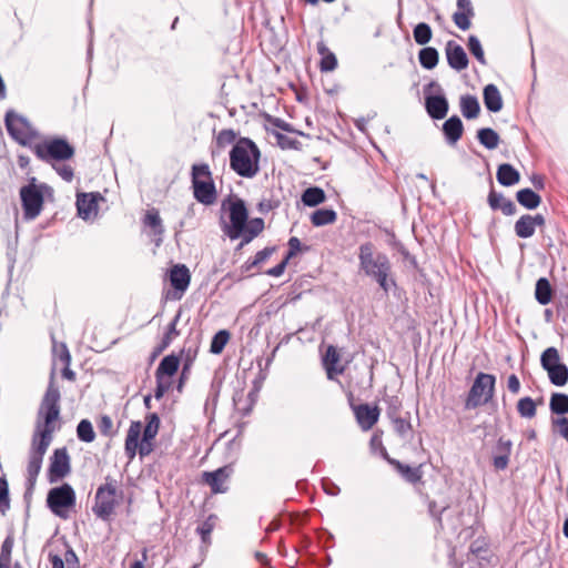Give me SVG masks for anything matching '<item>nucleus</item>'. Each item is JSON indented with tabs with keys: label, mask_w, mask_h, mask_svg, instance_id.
<instances>
[{
	"label": "nucleus",
	"mask_w": 568,
	"mask_h": 568,
	"mask_svg": "<svg viewBox=\"0 0 568 568\" xmlns=\"http://www.w3.org/2000/svg\"><path fill=\"white\" fill-rule=\"evenodd\" d=\"M387 462L395 467V469L403 476V478L410 483L416 484L420 481L423 471L420 469V466L418 467H410L409 465H405L400 463L397 459H393L387 457Z\"/></svg>",
	"instance_id": "26"
},
{
	"label": "nucleus",
	"mask_w": 568,
	"mask_h": 568,
	"mask_svg": "<svg viewBox=\"0 0 568 568\" xmlns=\"http://www.w3.org/2000/svg\"><path fill=\"white\" fill-rule=\"evenodd\" d=\"M413 36L417 44L425 45L432 40L433 31L428 23L419 22L414 27Z\"/></svg>",
	"instance_id": "41"
},
{
	"label": "nucleus",
	"mask_w": 568,
	"mask_h": 568,
	"mask_svg": "<svg viewBox=\"0 0 568 568\" xmlns=\"http://www.w3.org/2000/svg\"><path fill=\"white\" fill-rule=\"evenodd\" d=\"M98 427H99V430L101 432V434H103L105 436H111L112 428H113L112 418L108 415L101 416Z\"/></svg>",
	"instance_id": "62"
},
{
	"label": "nucleus",
	"mask_w": 568,
	"mask_h": 568,
	"mask_svg": "<svg viewBox=\"0 0 568 568\" xmlns=\"http://www.w3.org/2000/svg\"><path fill=\"white\" fill-rule=\"evenodd\" d=\"M287 245H288V251H287L285 258H286V261H290L298 252L302 251V243L297 237L293 236L288 240Z\"/></svg>",
	"instance_id": "61"
},
{
	"label": "nucleus",
	"mask_w": 568,
	"mask_h": 568,
	"mask_svg": "<svg viewBox=\"0 0 568 568\" xmlns=\"http://www.w3.org/2000/svg\"><path fill=\"white\" fill-rule=\"evenodd\" d=\"M552 287L546 277H540L536 282L535 298L540 305H547L552 298Z\"/></svg>",
	"instance_id": "31"
},
{
	"label": "nucleus",
	"mask_w": 568,
	"mask_h": 568,
	"mask_svg": "<svg viewBox=\"0 0 568 568\" xmlns=\"http://www.w3.org/2000/svg\"><path fill=\"white\" fill-rule=\"evenodd\" d=\"M57 173L67 182H71L74 176L73 169L70 165H53Z\"/></svg>",
	"instance_id": "63"
},
{
	"label": "nucleus",
	"mask_w": 568,
	"mask_h": 568,
	"mask_svg": "<svg viewBox=\"0 0 568 568\" xmlns=\"http://www.w3.org/2000/svg\"><path fill=\"white\" fill-rule=\"evenodd\" d=\"M560 362V355L556 347L551 346L546 348L540 356V365L547 372L552 366L558 365Z\"/></svg>",
	"instance_id": "43"
},
{
	"label": "nucleus",
	"mask_w": 568,
	"mask_h": 568,
	"mask_svg": "<svg viewBox=\"0 0 568 568\" xmlns=\"http://www.w3.org/2000/svg\"><path fill=\"white\" fill-rule=\"evenodd\" d=\"M511 448H513L511 440L499 438L497 442L496 448H495L496 449L495 455H500V456L506 455L507 457H510Z\"/></svg>",
	"instance_id": "59"
},
{
	"label": "nucleus",
	"mask_w": 568,
	"mask_h": 568,
	"mask_svg": "<svg viewBox=\"0 0 568 568\" xmlns=\"http://www.w3.org/2000/svg\"><path fill=\"white\" fill-rule=\"evenodd\" d=\"M390 420L393 422L394 429H395L396 434L398 436H400L402 438H407L412 432L410 422L406 418H402L400 416L396 417L395 419H390Z\"/></svg>",
	"instance_id": "52"
},
{
	"label": "nucleus",
	"mask_w": 568,
	"mask_h": 568,
	"mask_svg": "<svg viewBox=\"0 0 568 568\" xmlns=\"http://www.w3.org/2000/svg\"><path fill=\"white\" fill-rule=\"evenodd\" d=\"M144 224L153 230V234L158 236L155 240V244L160 245L162 242V235L164 233V227L162 225V220L160 217V214L156 210H150L148 211Z\"/></svg>",
	"instance_id": "33"
},
{
	"label": "nucleus",
	"mask_w": 568,
	"mask_h": 568,
	"mask_svg": "<svg viewBox=\"0 0 568 568\" xmlns=\"http://www.w3.org/2000/svg\"><path fill=\"white\" fill-rule=\"evenodd\" d=\"M420 65L426 70L434 69L439 61V53L436 48L425 47L418 52Z\"/></svg>",
	"instance_id": "34"
},
{
	"label": "nucleus",
	"mask_w": 568,
	"mask_h": 568,
	"mask_svg": "<svg viewBox=\"0 0 568 568\" xmlns=\"http://www.w3.org/2000/svg\"><path fill=\"white\" fill-rule=\"evenodd\" d=\"M445 54L447 63L453 70L460 72L467 69L469 63L467 53L457 42L453 40L447 41L445 47Z\"/></svg>",
	"instance_id": "14"
},
{
	"label": "nucleus",
	"mask_w": 568,
	"mask_h": 568,
	"mask_svg": "<svg viewBox=\"0 0 568 568\" xmlns=\"http://www.w3.org/2000/svg\"><path fill=\"white\" fill-rule=\"evenodd\" d=\"M217 517L215 515H210L197 528L196 532L201 536L203 544L211 542V534L215 527V523Z\"/></svg>",
	"instance_id": "45"
},
{
	"label": "nucleus",
	"mask_w": 568,
	"mask_h": 568,
	"mask_svg": "<svg viewBox=\"0 0 568 568\" xmlns=\"http://www.w3.org/2000/svg\"><path fill=\"white\" fill-rule=\"evenodd\" d=\"M264 230V220L261 217H255L252 220H247L245 224V232L250 235L256 237Z\"/></svg>",
	"instance_id": "53"
},
{
	"label": "nucleus",
	"mask_w": 568,
	"mask_h": 568,
	"mask_svg": "<svg viewBox=\"0 0 568 568\" xmlns=\"http://www.w3.org/2000/svg\"><path fill=\"white\" fill-rule=\"evenodd\" d=\"M508 464H509V457H507L506 455H504V456L494 455L493 465H494L496 470H504V469H506Z\"/></svg>",
	"instance_id": "64"
},
{
	"label": "nucleus",
	"mask_w": 568,
	"mask_h": 568,
	"mask_svg": "<svg viewBox=\"0 0 568 568\" xmlns=\"http://www.w3.org/2000/svg\"><path fill=\"white\" fill-rule=\"evenodd\" d=\"M496 178L499 184L513 186L520 181V173L509 163H503L498 166Z\"/></svg>",
	"instance_id": "27"
},
{
	"label": "nucleus",
	"mask_w": 568,
	"mask_h": 568,
	"mask_svg": "<svg viewBox=\"0 0 568 568\" xmlns=\"http://www.w3.org/2000/svg\"><path fill=\"white\" fill-rule=\"evenodd\" d=\"M159 428H160V418H159L158 414L152 413V414L148 415L146 416V425L144 428L142 427V429H143L142 438H145V440L153 442L158 435Z\"/></svg>",
	"instance_id": "42"
},
{
	"label": "nucleus",
	"mask_w": 568,
	"mask_h": 568,
	"mask_svg": "<svg viewBox=\"0 0 568 568\" xmlns=\"http://www.w3.org/2000/svg\"><path fill=\"white\" fill-rule=\"evenodd\" d=\"M77 436L83 443H92L95 438V433L92 423L89 419H82L77 426Z\"/></svg>",
	"instance_id": "44"
},
{
	"label": "nucleus",
	"mask_w": 568,
	"mask_h": 568,
	"mask_svg": "<svg viewBox=\"0 0 568 568\" xmlns=\"http://www.w3.org/2000/svg\"><path fill=\"white\" fill-rule=\"evenodd\" d=\"M518 414L524 418H532L536 416V404L530 397H523L517 403Z\"/></svg>",
	"instance_id": "47"
},
{
	"label": "nucleus",
	"mask_w": 568,
	"mask_h": 568,
	"mask_svg": "<svg viewBox=\"0 0 568 568\" xmlns=\"http://www.w3.org/2000/svg\"><path fill=\"white\" fill-rule=\"evenodd\" d=\"M54 430L55 428H37V432L33 435L30 453L43 458L48 447L50 446Z\"/></svg>",
	"instance_id": "21"
},
{
	"label": "nucleus",
	"mask_w": 568,
	"mask_h": 568,
	"mask_svg": "<svg viewBox=\"0 0 568 568\" xmlns=\"http://www.w3.org/2000/svg\"><path fill=\"white\" fill-rule=\"evenodd\" d=\"M443 133L447 144L454 146L464 133V124L458 115H452L443 123Z\"/></svg>",
	"instance_id": "20"
},
{
	"label": "nucleus",
	"mask_w": 568,
	"mask_h": 568,
	"mask_svg": "<svg viewBox=\"0 0 568 568\" xmlns=\"http://www.w3.org/2000/svg\"><path fill=\"white\" fill-rule=\"evenodd\" d=\"M549 407L552 414H568V395L564 393H554L550 397Z\"/></svg>",
	"instance_id": "40"
},
{
	"label": "nucleus",
	"mask_w": 568,
	"mask_h": 568,
	"mask_svg": "<svg viewBox=\"0 0 568 568\" xmlns=\"http://www.w3.org/2000/svg\"><path fill=\"white\" fill-rule=\"evenodd\" d=\"M179 366L180 358L176 355L170 354L164 356L155 371V378L172 381V377L176 374Z\"/></svg>",
	"instance_id": "23"
},
{
	"label": "nucleus",
	"mask_w": 568,
	"mask_h": 568,
	"mask_svg": "<svg viewBox=\"0 0 568 568\" xmlns=\"http://www.w3.org/2000/svg\"><path fill=\"white\" fill-rule=\"evenodd\" d=\"M274 252H275L274 246H268V247L263 248L262 251H258L255 254L254 260H252V265H260V264L264 263L266 260H268L271 257V255Z\"/></svg>",
	"instance_id": "60"
},
{
	"label": "nucleus",
	"mask_w": 568,
	"mask_h": 568,
	"mask_svg": "<svg viewBox=\"0 0 568 568\" xmlns=\"http://www.w3.org/2000/svg\"><path fill=\"white\" fill-rule=\"evenodd\" d=\"M229 213L230 224L225 223L222 230L231 240H236L241 234H243V230L245 229V224L248 219V212L244 201L236 199L235 201L231 202L229 206Z\"/></svg>",
	"instance_id": "11"
},
{
	"label": "nucleus",
	"mask_w": 568,
	"mask_h": 568,
	"mask_svg": "<svg viewBox=\"0 0 568 568\" xmlns=\"http://www.w3.org/2000/svg\"><path fill=\"white\" fill-rule=\"evenodd\" d=\"M339 354L335 346L329 345L323 356V365L326 369L327 378L333 379L335 375L344 373V366H338Z\"/></svg>",
	"instance_id": "24"
},
{
	"label": "nucleus",
	"mask_w": 568,
	"mask_h": 568,
	"mask_svg": "<svg viewBox=\"0 0 568 568\" xmlns=\"http://www.w3.org/2000/svg\"><path fill=\"white\" fill-rule=\"evenodd\" d=\"M103 197L99 193H81L77 195L78 215L89 220L98 213V201Z\"/></svg>",
	"instance_id": "16"
},
{
	"label": "nucleus",
	"mask_w": 568,
	"mask_h": 568,
	"mask_svg": "<svg viewBox=\"0 0 568 568\" xmlns=\"http://www.w3.org/2000/svg\"><path fill=\"white\" fill-rule=\"evenodd\" d=\"M71 470L70 456L65 448H58L53 452L49 466V480L54 483L65 477Z\"/></svg>",
	"instance_id": "13"
},
{
	"label": "nucleus",
	"mask_w": 568,
	"mask_h": 568,
	"mask_svg": "<svg viewBox=\"0 0 568 568\" xmlns=\"http://www.w3.org/2000/svg\"><path fill=\"white\" fill-rule=\"evenodd\" d=\"M191 178L196 201L204 205L213 204L216 200V189L210 166L206 163L193 164Z\"/></svg>",
	"instance_id": "4"
},
{
	"label": "nucleus",
	"mask_w": 568,
	"mask_h": 568,
	"mask_svg": "<svg viewBox=\"0 0 568 568\" xmlns=\"http://www.w3.org/2000/svg\"><path fill=\"white\" fill-rule=\"evenodd\" d=\"M487 203L493 211L499 210L506 216H513L517 213L516 204L504 196L503 193L496 192L494 187L488 193Z\"/></svg>",
	"instance_id": "18"
},
{
	"label": "nucleus",
	"mask_w": 568,
	"mask_h": 568,
	"mask_svg": "<svg viewBox=\"0 0 568 568\" xmlns=\"http://www.w3.org/2000/svg\"><path fill=\"white\" fill-rule=\"evenodd\" d=\"M47 504L51 511L57 516L63 515V509L75 505V493L69 484H62L49 490Z\"/></svg>",
	"instance_id": "12"
},
{
	"label": "nucleus",
	"mask_w": 568,
	"mask_h": 568,
	"mask_svg": "<svg viewBox=\"0 0 568 568\" xmlns=\"http://www.w3.org/2000/svg\"><path fill=\"white\" fill-rule=\"evenodd\" d=\"M385 402L387 404V416L389 419H395L398 416L399 409L402 407V403L397 396H389L385 398Z\"/></svg>",
	"instance_id": "56"
},
{
	"label": "nucleus",
	"mask_w": 568,
	"mask_h": 568,
	"mask_svg": "<svg viewBox=\"0 0 568 568\" xmlns=\"http://www.w3.org/2000/svg\"><path fill=\"white\" fill-rule=\"evenodd\" d=\"M230 338V333L225 329L219 331L212 338L211 345H210V352L212 354H220L222 353L223 348L225 347L227 341Z\"/></svg>",
	"instance_id": "50"
},
{
	"label": "nucleus",
	"mask_w": 568,
	"mask_h": 568,
	"mask_svg": "<svg viewBox=\"0 0 568 568\" xmlns=\"http://www.w3.org/2000/svg\"><path fill=\"white\" fill-rule=\"evenodd\" d=\"M236 142V133L232 129H224L220 131V133L216 136V145L220 149H224L225 146L230 144H235Z\"/></svg>",
	"instance_id": "51"
},
{
	"label": "nucleus",
	"mask_w": 568,
	"mask_h": 568,
	"mask_svg": "<svg viewBox=\"0 0 568 568\" xmlns=\"http://www.w3.org/2000/svg\"><path fill=\"white\" fill-rule=\"evenodd\" d=\"M325 201V192L318 186L307 187L302 194V202L306 206H316Z\"/></svg>",
	"instance_id": "38"
},
{
	"label": "nucleus",
	"mask_w": 568,
	"mask_h": 568,
	"mask_svg": "<svg viewBox=\"0 0 568 568\" xmlns=\"http://www.w3.org/2000/svg\"><path fill=\"white\" fill-rule=\"evenodd\" d=\"M514 232L519 239H529L534 236L536 230L531 222L530 214H524L515 222Z\"/></svg>",
	"instance_id": "32"
},
{
	"label": "nucleus",
	"mask_w": 568,
	"mask_h": 568,
	"mask_svg": "<svg viewBox=\"0 0 568 568\" xmlns=\"http://www.w3.org/2000/svg\"><path fill=\"white\" fill-rule=\"evenodd\" d=\"M42 459H43L42 457H39V456L30 453L29 463H28V467H27L28 481H29L30 487H32L37 480V477H38L41 466H42Z\"/></svg>",
	"instance_id": "46"
},
{
	"label": "nucleus",
	"mask_w": 568,
	"mask_h": 568,
	"mask_svg": "<svg viewBox=\"0 0 568 568\" xmlns=\"http://www.w3.org/2000/svg\"><path fill=\"white\" fill-rule=\"evenodd\" d=\"M467 47H468V50L470 51V53L477 59V61L480 64H483V65L487 64L484 49L481 47L479 39L476 36L471 34L468 37Z\"/></svg>",
	"instance_id": "48"
},
{
	"label": "nucleus",
	"mask_w": 568,
	"mask_h": 568,
	"mask_svg": "<svg viewBox=\"0 0 568 568\" xmlns=\"http://www.w3.org/2000/svg\"><path fill=\"white\" fill-rule=\"evenodd\" d=\"M191 274L184 264H176L170 271V282L175 291L185 292L190 285Z\"/></svg>",
	"instance_id": "22"
},
{
	"label": "nucleus",
	"mask_w": 568,
	"mask_h": 568,
	"mask_svg": "<svg viewBox=\"0 0 568 568\" xmlns=\"http://www.w3.org/2000/svg\"><path fill=\"white\" fill-rule=\"evenodd\" d=\"M32 151L39 160L45 163L70 160L75 152L74 148L63 138H53L38 143Z\"/></svg>",
	"instance_id": "6"
},
{
	"label": "nucleus",
	"mask_w": 568,
	"mask_h": 568,
	"mask_svg": "<svg viewBox=\"0 0 568 568\" xmlns=\"http://www.w3.org/2000/svg\"><path fill=\"white\" fill-rule=\"evenodd\" d=\"M14 546V537L13 534H9L2 545L0 550V568H11V554Z\"/></svg>",
	"instance_id": "39"
},
{
	"label": "nucleus",
	"mask_w": 568,
	"mask_h": 568,
	"mask_svg": "<svg viewBox=\"0 0 568 568\" xmlns=\"http://www.w3.org/2000/svg\"><path fill=\"white\" fill-rule=\"evenodd\" d=\"M355 416L361 428L368 430L377 423L379 409L377 406L371 407L367 404H361L355 408Z\"/></svg>",
	"instance_id": "19"
},
{
	"label": "nucleus",
	"mask_w": 568,
	"mask_h": 568,
	"mask_svg": "<svg viewBox=\"0 0 568 568\" xmlns=\"http://www.w3.org/2000/svg\"><path fill=\"white\" fill-rule=\"evenodd\" d=\"M459 105L462 114L469 120L476 119L480 112V105L475 95H462Z\"/></svg>",
	"instance_id": "30"
},
{
	"label": "nucleus",
	"mask_w": 568,
	"mask_h": 568,
	"mask_svg": "<svg viewBox=\"0 0 568 568\" xmlns=\"http://www.w3.org/2000/svg\"><path fill=\"white\" fill-rule=\"evenodd\" d=\"M182 311L179 310L171 323L168 325L166 331L162 337V342L168 346L180 335L179 329L176 328L178 323L181 318Z\"/></svg>",
	"instance_id": "49"
},
{
	"label": "nucleus",
	"mask_w": 568,
	"mask_h": 568,
	"mask_svg": "<svg viewBox=\"0 0 568 568\" xmlns=\"http://www.w3.org/2000/svg\"><path fill=\"white\" fill-rule=\"evenodd\" d=\"M53 353H54V356L57 357V359L65 365V366H70V363H71V355H70V352L67 347L65 344H61V345H57L54 344L53 345Z\"/></svg>",
	"instance_id": "54"
},
{
	"label": "nucleus",
	"mask_w": 568,
	"mask_h": 568,
	"mask_svg": "<svg viewBox=\"0 0 568 568\" xmlns=\"http://www.w3.org/2000/svg\"><path fill=\"white\" fill-rule=\"evenodd\" d=\"M479 143L488 150H494L499 145L500 138L498 133L490 128H483L477 131Z\"/></svg>",
	"instance_id": "35"
},
{
	"label": "nucleus",
	"mask_w": 568,
	"mask_h": 568,
	"mask_svg": "<svg viewBox=\"0 0 568 568\" xmlns=\"http://www.w3.org/2000/svg\"><path fill=\"white\" fill-rule=\"evenodd\" d=\"M359 270L375 281L387 294L392 287H396V281L392 276V263L385 253L376 252L371 242L358 247Z\"/></svg>",
	"instance_id": "1"
},
{
	"label": "nucleus",
	"mask_w": 568,
	"mask_h": 568,
	"mask_svg": "<svg viewBox=\"0 0 568 568\" xmlns=\"http://www.w3.org/2000/svg\"><path fill=\"white\" fill-rule=\"evenodd\" d=\"M156 387L154 389L155 399H161L172 387V381L155 378Z\"/></svg>",
	"instance_id": "58"
},
{
	"label": "nucleus",
	"mask_w": 568,
	"mask_h": 568,
	"mask_svg": "<svg viewBox=\"0 0 568 568\" xmlns=\"http://www.w3.org/2000/svg\"><path fill=\"white\" fill-rule=\"evenodd\" d=\"M337 219V214L333 209H318L311 215V222L314 226H324L333 224Z\"/></svg>",
	"instance_id": "36"
},
{
	"label": "nucleus",
	"mask_w": 568,
	"mask_h": 568,
	"mask_svg": "<svg viewBox=\"0 0 568 568\" xmlns=\"http://www.w3.org/2000/svg\"><path fill=\"white\" fill-rule=\"evenodd\" d=\"M475 14H466L465 12L456 11L453 14V21L454 23L463 31L468 30L471 26L470 19Z\"/></svg>",
	"instance_id": "57"
},
{
	"label": "nucleus",
	"mask_w": 568,
	"mask_h": 568,
	"mask_svg": "<svg viewBox=\"0 0 568 568\" xmlns=\"http://www.w3.org/2000/svg\"><path fill=\"white\" fill-rule=\"evenodd\" d=\"M318 54L322 57L320 69L322 72H331L337 68L336 55L326 47L324 41H320L316 45Z\"/></svg>",
	"instance_id": "28"
},
{
	"label": "nucleus",
	"mask_w": 568,
	"mask_h": 568,
	"mask_svg": "<svg viewBox=\"0 0 568 568\" xmlns=\"http://www.w3.org/2000/svg\"><path fill=\"white\" fill-rule=\"evenodd\" d=\"M496 377L493 374L478 373L466 398L465 408L475 409L488 404L494 397Z\"/></svg>",
	"instance_id": "7"
},
{
	"label": "nucleus",
	"mask_w": 568,
	"mask_h": 568,
	"mask_svg": "<svg viewBox=\"0 0 568 568\" xmlns=\"http://www.w3.org/2000/svg\"><path fill=\"white\" fill-rule=\"evenodd\" d=\"M425 109L432 119L442 120L448 113V100L444 94H428L425 97Z\"/></svg>",
	"instance_id": "17"
},
{
	"label": "nucleus",
	"mask_w": 568,
	"mask_h": 568,
	"mask_svg": "<svg viewBox=\"0 0 568 568\" xmlns=\"http://www.w3.org/2000/svg\"><path fill=\"white\" fill-rule=\"evenodd\" d=\"M484 104L490 112H499L503 109V98L498 88L490 83L483 91Z\"/></svg>",
	"instance_id": "25"
},
{
	"label": "nucleus",
	"mask_w": 568,
	"mask_h": 568,
	"mask_svg": "<svg viewBox=\"0 0 568 568\" xmlns=\"http://www.w3.org/2000/svg\"><path fill=\"white\" fill-rule=\"evenodd\" d=\"M10 508L8 483L0 478V511L4 514Z\"/></svg>",
	"instance_id": "55"
},
{
	"label": "nucleus",
	"mask_w": 568,
	"mask_h": 568,
	"mask_svg": "<svg viewBox=\"0 0 568 568\" xmlns=\"http://www.w3.org/2000/svg\"><path fill=\"white\" fill-rule=\"evenodd\" d=\"M516 200L523 207L529 211L537 209L541 203L540 195L529 187L517 191Z\"/></svg>",
	"instance_id": "29"
},
{
	"label": "nucleus",
	"mask_w": 568,
	"mask_h": 568,
	"mask_svg": "<svg viewBox=\"0 0 568 568\" xmlns=\"http://www.w3.org/2000/svg\"><path fill=\"white\" fill-rule=\"evenodd\" d=\"M232 468L230 466L220 467L214 471H204L203 481L211 487L213 494H223L227 490L225 485L231 476Z\"/></svg>",
	"instance_id": "15"
},
{
	"label": "nucleus",
	"mask_w": 568,
	"mask_h": 568,
	"mask_svg": "<svg viewBox=\"0 0 568 568\" xmlns=\"http://www.w3.org/2000/svg\"><path fill=\"white\" fill-rule=\"evenodd\" d=\"M61 394L55 382L54 369L51 371L49 384L38 409L37 428H55L54 423L60 417Z\"/></svg>",
	"instance_id": "3"
},
{
	"label": "nucleus",
	"mask_w": 568,
	"mask_h": 568,
	"mask_svg": "<svg viewBox=\"0 0 568 568\" xmlns=\"http://www.w3.org/2000/svg\"><path fill=\"white\" fill-rule=\"evenodd\" d=\"M547 374L550 383L555 386L561 387L568 382V367L564 363L552 366V368L547 371Z\"/></svg>",
	"instance_id": "37"
},
{
	"label": "nucleus",
	"mask_w": 568,
	"mask_h": 568,
	"mask_svg": "<svg viewBox=\"0 0 568 568\" xmlns=\"http://www.w3.org/2000/svg\"><path fill=\"white\" fill-rule=\"evenodd\" d=\"M45 187V184L37 185L36 178H32L28 185L20 189V197L26 220H34L40 215L44 201L42 189Z\"/></svg>",
	"instance_id": "9"
},
{
	"label": "nucleus",
	"mask_w": 568,
	"mask_h": 568,
	"mask_svg": "<svg viewBox=\"0 0 568 568\" xmlns=\"http://www.w3.org/2000/svg\"><path fill=\"white\" fill-rule=\"evenodd\" d=\"M141 433L142 423L139 420L131 422L124 444L125 456L129 458V460H133L138 453L140 457L143 458L153 452L152 440H145V438H142L139 443Z\"/></svg>",
	"instance_id": "10"
},
{
	"label": "nucleus",
	"mask_w": 568,
	"mask_h": 568,
	"mask_svg": "<svg viewBox=\"0 0 568 568\" xmlns=\"http://www.w3.org/2000/svg\"><path fill=\"white\" fill-rule=\"evenodd\" d=\"M4 124L9 135L21 145H28L38 135V132L28 119L13 110L7 111Z\"/></svg>",
	"instance_id": "8"
},
{
	"label": "nucleus",
	"mask_w": 568,
	"mask_h": 568,
	"mask_svg": "<svg viewBox=\"0 0 568 568\" xmlns=\"http://www.w3.org/2000/svg\"><path fill=\"white\" fill-rule=\"evenodd\" d=\"M261 151L248 138H240L230 151V168L241 178L252 179L260 172Z\"/></svg>",
	"instance_id": "2"
},
{
	"label": "nucleus",
	"mask_w": 568,
	"mask_h": 568,
	"mask_svg": "<svg viewBox=\"0 0 568 568\" xmlns=\"http://www.w3.org/2000/svg\"><path fill=\"white\" fill-rule=\"evenodd\" d=\"M118 486L116 480L110 476L105 477V483L98 487L95 493V503L92 507L93 514L104 520L108 521L111 519V516L114 514L115 507L118 505L116 501Z\"/></svg>",
	"instance_id": "5"
}]
</instances>
